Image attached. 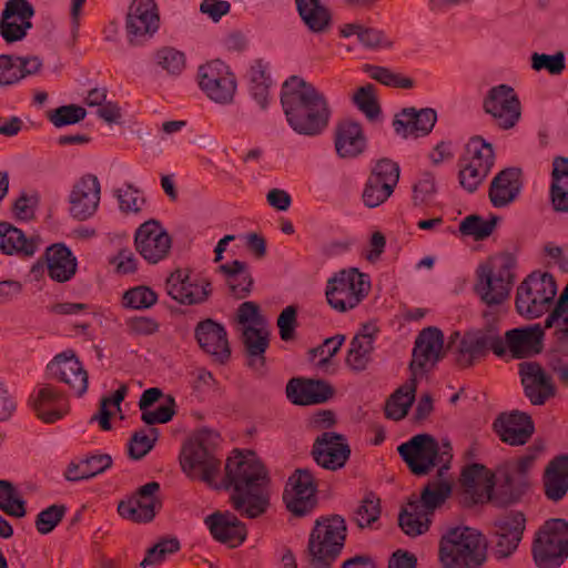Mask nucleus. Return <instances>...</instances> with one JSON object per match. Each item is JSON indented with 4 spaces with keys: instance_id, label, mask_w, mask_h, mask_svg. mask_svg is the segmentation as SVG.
I'll list each match as a JSON object with an SVG mask.
<instances>
[{
    "instance_id": "nucleus-1",
    "label": "nucleus",
    "mask_w": 568,
    "mask_h": 568,
    "mask_svg": "<svg viewBox=\"0 0 568 568\" xmlns=\"http://www.w3.org/2000/svg\"><path fill=\"white\" fill-rule=\"evenodd\" d=\"M267 470L254 453L234 450L226 459L225 476L220 487L232 489L230 500L241 516L254 519L270 507Z\"/></svg>"
},
{
    "instance_id": "nucleus-2",
    "label": "nucleus",
    "mask_w": 568,
    "mask_h": 568,
    "mask_svg": "<svg viewBox=\"0 0 568 568\" xmlns=\"http://www.w3.org/2000/svg\"><path fill=\"white\" fill-rule=\"evenodd\" d=\"M281 104L287 124L300 135L316 136L328 126L332 112L327 98L302 77L291 75L283 82Z\"/></svg>"
},
{
    "instance_id": "nucleus-3",
    "label": "nucleus",
    "mask_w": 568,
    "mask_h": 568,
    "mask_svg": "<svg viewBox=\"0 0 568 568\" xmlns=\"http://www.w3.org/2000/svg\"><path fill=\"white\" fill-rule=\"evenodd\" d=\"M486 560L481 534L469 527H454L442 536L438 546L440 568H480Z\"/></svg>"
},
{
    "instance_id": "nucleus-4",
    "label": "nucleus",
    "mask_w": 568,
    "mask_h": 568,
    "mask_svg": "<svg viewBox=\"0 0 568 568\" xmlns=\"http://www.w3.org/2000/svg\"><path fill=\"white\" fill-rule=\"evenodd\" d=\"M217 437V434L211 430H200L183 447L181 456V467L187 477L214 488H220L216 479L221 473V462L212 447Z\"/></svg>"
},
{
    "instance_id": "nucleus-5",
    "label": "nucleus",
    "mask_w": 568,
    "mask_h": 568,
    "mask_svg": "<svg viewBox=\"0 0 568 568\" xmlns=\"http://www.w3.org/2000/svg\"><path fill=\"white\" fill-rule=\"evenodd\" d=\"M346 531L345 520L339 515L321 517L315 521L307 546L312 568H328L339 557Z\"/></svg>"
},
{
    "instance_id": "nucleus-6",
    "label": "nucleus",
    "mask_w": 568,
    "mask_h": 568,
    "mask_svg": "<svg viewBox=\"0 0 568 568\" xmlns=\"http://www.w3.org/2000/svg\"><path fill=\"white\" fill-rule=\"evenodd\" d=\"M398 454L415 475H426L433 467L439 466L438 474L449 468L453 458L452 445L443 442L440 445L429 434H418L397 448Z\"/></svg>"
},
{
    "instance_id": "nucleus-7",
    "label": "nucleus",
    "mask_w": 568,
    "mask_h": 568,
    "mask_svg": "<svg viewBox=\"0 0 568 568\" xmlns=\"http://www.w3.org/2000/svg\"><path fill=\"white\" fill-rule=\"evenodd\" d=\"M531 554L538 568H559L568 558V521L547 520L535 535Z\"/></svg>"
},
{
    "instance_id": "nucleus-8",
    "label": "nucleus",
    "mask_w": 568,
    "mask_h": 568,
    "mask_svg": "<svg viewBox=\"0 0 568 568\" xmlns=\"http://www.w3.org/2000/svg\"><path fill=\"white\" fill-rule=\"evenodd\" d=\"M369 291L368 275L349 268L339 271L327 281L325 295L333 310L346 313L358 306Z\"/></svg>"
},
{
    "instance_id": "nucleus-9",
    "label": "nucleus",
    "mask_w": 568,
    "mask_h": 568,
    "mask_svg": "<svg viewBox=\"0 0 568 568\" xmlns=\"http://www.w3.org/2000/svg\"><path fill=\"white\" fill-rule=\"evenodd\" d=\"M556 293L557 284L552 275L532 273L517 288L516 310L526 318H538L550 308Z\"/></svg>"
},
{
    "instance_id": "nucleus-10",
    "label": "nucleus",
    "mask_w": 568,
    "mask_h": 568,
    "mask_svg": "<svg viewBox=\"0 0 568 568\" xmlns=\"http://www.w3.org/2000/svg\"><path fill=\"white\" fill-rule=\"evenodd\" d=\"M483 110L501 130L513 129L520 120L521 103L515 89L508 84H498L487 91L483 100Z\"/></svg>"
},
{
    "instance_id": "nucleus-11",
    "label": "nucleus",
    "mask_w": 568,
    "mask_h": 568,
    "mask_svg": "<svg viewBox=\"0 0 568 568\" xmlns=\"http://www.w3.org/2000/svg\"><path fill=\"white\" fill-rule=\"evenodd\" d=\"M199 85L206 97L220 104L233 101L236 79L229 65L221 60H213L199 69Z\"/></svg>"
},
{
    "instance_id": "nucleus-12",
    "label": "nucleus",
    "mask_w": 568,
    "mask_h": 568,
    "mask_svg": "<svg viewBox=\"0 0 568 568\" xmlns=\"http://www.w3.org/2000/svg\"><path fill=\"white\" fill-rule=\"evenodd\" d=\"M444 357V334L435 327L429 326L419 332L415 339L414 348L412 352V361L409 369L412 378L417 379Z\"/></svg>"
},
{
    "instance_id": "nucleus-13",
    "label": "nucleus",
    "mask_w": 568,
    "mask_h": 568,
    "mask_svg": "<svg viewBox=\"0 0 568 568\" xmlns=\"http://www.w3.org/2000/svg\"><path fill=\"white\" fill-rule=\"evenodd\" d=\"M47 375L49 379L67 385L78 397L83 396L88 390V372L73 351H64L55 355L47 365Z\"/></svg>"
},
{
    "instance_id": "nucleus-14",
    "label": "nucleus",
    "mask_w": 568,
    "mask_h": 568,
    "mask_svg": "<svg viewBox=\"0 0 568 568\" xmlns=\"http://www.w3.org/2000/svg\"><path fill=\"white\" fill-rule=\"evenodd\" d=\"M134 245L148 263L156 264L169 256L172 237L159 221L149 220L136 229Z\"/></svg>"
},
{
    "instance_id": "nucleus-15",
    "label": "nucleus",
    "mask_w": 568,
    "mask_h": 568,
    "mask_svg": "<svg viewBox=\"0 0 568 568\" xmlns=\"http://www.w3.org/2000/svg\"><path fill=\"white\" fill-rule=\"evenodd\" d=\"M477 273L475 290L485 304L500 305L508 298L514 275L507 263H503L496 270L489 265H480Z\"/></svg>"
},
{
    "instance_id": "nucleus-16",
    "label": "nucleus",
    "mask_w": 568,
    "mask_h": 568,
    "mask_svg": "<svg viewBox=\"0 0 568 568\" xmlns=\"http://www.w3.org/2000/svg\"><path fill=\"white\" fill-rule=\"evenodd\" d=\"M316 486L308 469H296L288 478L283 494L286 508L295 516H304L316 505Z\"/></svg>"
},
{
    "instance_id": "nucleus-17",
    "label": "nucleus",
    "mask_w": 568,
    "mask_h": 568,
    "mask_svg": "<svg viewBox=\"0 0 568 568\" xmlns=\"http://www.w3.org/2000/svg\"><path fill=\"white\" fill-rule=\"evenodd\" d=\"M160 490L158 481H150L139 488L135 496L123 500L118 506L120 516L133 523H149L161 509L162 503L156 496Z\"/></svg>"
},
{
    "instance_id": "nucleus-18",
    "label": "nucleus",
    "mask_w": 568,
    "mask_h": 568,
    "mask_svg": "<svg viewBox=\"0 0 568 568\" xmlns=\"http://www.w3.org/2000/svg\"><path fill=\"white\" fill-rule=\"evenodd\" d=\"M29 405L45 424L62 419L69 412L67 395L52 384L38 386L29 397Z\"/></svg>"
},
{
    "instance_id": "nucleus-19",
    "label": "nucleus",
    "mask_w": 568,
    "mask_h": 568,
    "mask_svg": "<svg viewBox=\"0 0 568 568\" xmlns=\"http://www.w3.org/2000/svg\"><path fill=\"white\" fill-rule=\"evenodd\" d=\"M34 9L28 0H8L0 19V36L7 43L21 41L32 28Z\"/></svg>"
},
{
    "instance_id": "nucleus-20",
    "label": "nucleus",
    "mask_w": 568,
    "mask_h": 568,
    "mask_svg": "<svg viewBox=\"0 0 568 568\" xmlns=\"http://www.w3.org/2000/svg\"><path fill=\"white\" fill-rule=\"evenodd\" d=\"M525 396L532 405L541 406L557 394L552 377L536 362L519 364Z\"/></svg>"
},
{
    "instance_id": "nucleus-21",
    "label": "nucleus",
    "mask_w": 568,
    "mask_h": 568,
    "mask_svg": "<svg viewBox=\"0 0 568 568\" xmlns=\"http://www.w3.org/2000/svg\"><path fill=\"white\" fill-rule=\"evenodd\" d=\"M160 17L154 0H134L126 18V30L132 44L152 37L159 29Z\"/></svg>"
},
{
    "instance_id": "nucleus-22",
    "label": "nucleus",
    "mask_w": 568,
    "mask_h": 568,
    "mask_svg": "<svg viewBox=\"0 0 568 568\" xmlns=\"http://www.w3.org/2000/svg\"><path fill=\"white\" fill-rule=\"evenodd\" d=\"M100 182L93 174H85L73 185L70 195V214L79 220L85 221L98 210L100 203Z\"/></svg>"
},
{
    "instance_id": "nucleus-23",
    "label": "nucleus",
    "mask_w": 568,
    "mask_h": 568,
    "mask_svg": "<svg viewBox=\"0 0 568 568\" xmlns=\"http://www.w3.org/2000/svg\"><path fill=\"white\" fill-rule=\"evenodd\" d=\"M312 455L321 467L336 470L346 464L351 449L342 435L327 432L315 439Z\"/></svg>"
},
{
    "instance_id": "nucleus-24",
    "label": "nucleus",
    "mask_w": 568,
    "mask_h": 568,
    "mask_svg": "<svg viewBox=\"0 0 568 568\" xmlns=\"http://www.w3.org/2000/svg\"><path fill=\"white\" fill-rule=\"evenodd\" d=\"M494 428L500 440L510 446L525 445L535 433L531 416L519 410L500 414L494 422Z\"/></svg>"
},
{
    "instance_id": "nucleus-25",
    "label": "nucleus",
    "mask_w": 568,
    "mask_h": 568,
    "mask_svg": "<svg viewBox=\"0 0 568 568\" xmlns=\"http://www.w3.org/2000/svg\"><path fill=\"white\" fill-rule=\"evenodd\" d=\"M204 524L212 537L231 548L241 546L247 536L246 526L231 511H215L205 517Z\"/></svg>"
},
{
    "instance_id": "nucleus-26",
    "label": "nucleus",
    "mask_w": 568,
    "mask_h": 568,
    "mask_svg": "<svg viewBox=\"0 0 568 568\" xmlns=\"http://www.w3.org/2000/svg\"><path fill=\"white\" fill-rule=\"evenodd\" d=\"M545 443L542 439H536L526 450V453L516 460L508 462L505 465V487L511 489L516 485V494L511 495L510 501L517 500L524 494L527 487L525 476L535 465L537 458L544 453Z\"/></svg>"
},
{
    "instance_id": "nucleus-27",
    "label": "nucleus",
    "mask_w": 568,
    "mask_h": 568,
    "mask_svg": "<svg viewBox=\"0 0 568 568\" xmlns=\"http://www.w3.org/2000/svg\"><path fill=\"white\" fill-rule=\"evenodd\" d=\"M436 121L437 114L434 109L426 108L417 111L414 108H407L395 115L393 126L396 134L402 138H417L427 135Z\"/></svg>"
},
{
    "instance_id": "nucleus-28",
    "label": "nucleus",
    "mask_w": 568,
    "mask_h": 568,
    "mask_svg": "<svg viewBox=\"0 0 568 568\" xmlns=\"http://www.w3.org/2000/svg\"><path fill=\"white\" fill-rule=\"evenodd\" d=\"M334 395V388L320 379L293 378L286 385V396L295 405L325 403Z\"/></svg>"
},
{
    "instance_id": "nucleus-29",
    "label": "nucleus",
    "mask_w": 568,
    "mask_h": 568,
    "mask_svg": "<svg viewBox=\"0 0 568 568\" xmlns=\"http://www.w3.org/2000/svg\"><path fill=\"white\" fill-rule=\"evenodd\" d=\"M195 337L201 348L217 361L224 362L230 357L231 349L223 325L212 320L200 322L195 328Z\"/></svg>"
},
{
    "instance_id": "nucleus-30",
    "label": "nucleus",
    "mask_w": 568,
    "mask_h": 568,
    "mask_svg": "<svg viewBox=\"0 0 568 568\" xmlns=\"http://www.w3.org/2000/svg\"><path fill=\"white\" fill-rule=\"evenodd\" d=\"M166 292L181 304H199L205 301L210 291L209 283H194L190 281L186 272L178 270L166 280Z\"/></svg>"
},
{
    "instance_id": "nucleus-31",
    "label": "nucleus",
    "mask_w": 568,
    "mask_h": 568,
    "mask_svg": "<svg viewBox=\"0 0 568 568\" xmlns=\"http://www.w3.org/2000/svg\"><path fill=\"white\" fill-rule=\"evenodd\" d=\"M335 150L342 159H355L366 149V138L362 125L352 120H345L335 129Z\"/></svg>"
},
{
    "instance_id": "nucleus-32",
    "label": "nucleus",
    "mask_w": 568,
    "mask_h": 568,
    "mask_svg": "<svg viewBox=\"0 0 568 568\" xmlns=\"http://www.w3.org/2000/svg\"><path fill=\"white\" fill-rule=\"evenodd\" d=\"M542 331L539 325L513 328L505 333V354L508 352L514 358H525L537 352Z\"/></svg>"
},
{
    "instance_id": "nucleus-33",
    "label": "nucleus",
    "mask_w": 568,
    "mask_h": 568,
    "mask_svg": "<svg viewBox=\"0 0 568 568\" xmlns=\"http://www.w3.org/2000/svg\"><path fill=\"white\" fill-rule=\"evenodd\" d=\"M48 275L51 280L64 283L77 272V258L64 244L57 243L45 250Z\"/></svg>"
},
{
    "instance_id": "nucleus-34",
    "label": "nucleus",
    "mask_w": 568,
    "mask_h": 568,
    "mask_svg": "<svg viewBox=\"0 0 568 568\" xmlns=\"http://www.w3.org/2000/svg\"><path fill=\"white\" fill-rule=\"evenodd\" d=\"M163 397V392L158 387L145 389L139 400V408L142 412L141 419L146 425L164 424L172 419L175 415V399L173 396L168 395L165 402L156 409L149 410V407Z\"/></svg>"
},
{
    "instance_id": "nucleus-35",
    "label": "nucleus",
    "mask_w": 568,
    "mask_h": 568,
    "mask_svg": "<svg viewBox=\"0 0 568 568\" xmlns=\"http://www.w3.org/2000/svg\"><path fill=\"white\" fill-rule=\"evenodd\" d=\"M38 250L39 240L37 237H26L18 227L0 222V253L31 257Z\"/></svg>"
},
{
    "instance_id": "nucleus-36",
    "label": "nucleus",
    "mask_w": 568,
    "mask_h": 568,
    "mask_svg": "<svg viewBox=\"0 0 568 568\" xmlns=\"http://www.w3.org/2000/svg\"><path fill=\"white\" fill-rule=\"evenodd\" d=\"M520 191L519 171L505 169L491 181L489 200L495 207H504L515 201Z\"/></svg>"
},
{
    "instance_id": "nucleus-37",
    "label": "nucleus",
    "mask_w": 568,
    "mask_h": 568,
    "mask_svg": "<svg viewBox=\"0 0 568 568\" xmlns=\"http://www.w3.org/2000/svg\"><path fill=\"white\" fill-rule=\"evenodd\" d=\"M546 496L554 500H560L568 491V456H559L552 459L546 468L545 478Z\"/></svg>"
},
{
    "instance_id": "nucleus-38",
    "label": "nucleus",
    "mask_w": 568,
    "mask_h": 568,
    "mask_svg": "<svg viewBox=\"0 0 568 568\" xmlns=\"http://www.w3.org/2000/svg\"><path fill=\"white\" fill-rule=\"evenodd\" d=\"M219 268L225 276L232 295L236 298H245L251 293L254 281L247 263L234 260L222 264Z\"/></svg>"
},
{
    "instance_id": "nucleus-39",
    "label": "nucleus",
    "mask_w": 568,
    "mask_h": 568,
    "mask_svg": "<svg viewBox=\"0 0 568 568\" xmlns=\"http://www.w3.org/2000/svg\"><path fill=\"white\" fill-rule=\"evenodd\" d=\"M243 343L248 356V366L260 369L264 366V353L268 347V331L264 325L244 327Z\"/></svg>"
},
{
    "instance_id": "nucleus-40",
    "label": "nucleus",
    "mask_w": 568,
    "mask_h": 568,
    "mask_svg": "<svg viewBox=\"0 0 568 568\" xmlns=\"http://www.w3.org/2000/svg\"><path fill=\"white\" fill-rule=\"evenodd\" d=\"M495 161V153L491 144L480 136H474L466 145L464 155L459 163L469 168L479 169L480 172L489 174Z\"/></svg>"
},
{
    "instance_id": "nucleus-41",
    "label": "nucleus",
    "mask_w": 568,
    "mask_h": 568,
    "mask_svg": "<svg viewBox=\"0 0 568 568\" xmlns=\"http://www.w3.org/2000/svg\"><path fill=\"white\" fill-rule=\"evenodd\" d=\"M300 17L310 31L325 33L329 30L332 18L328 9L320 0H296Z\"/></svg>"
},
{
    "instance_id": "nucleus-42",
    "label": "nucleus",
    "mask_w": 568,
    "mask_h": 568,
    "mask_svg": "<svg viewBox=\"0 0 568 568\" xmlns=\"http://www.w3.org/2000/svg\"><path fill=\"white\" fill-rule=\"evenodd\" d=\"M550 200L556 211H568V159L558 156L552 163Z\"/></svg>"
},
{
    "instance_id": "nucleus-43",
    "label": "nucleus",
    "mask_w": 568,
    "mask_h": 568,
    "mask_svg": "<svg viewBox=\"0 0 568 568\" xmlns=\"http://www.w3.org/2000/svg\"><path fill=\"white\" fill-rule=\"evenodd\" d=\"M112 465V458L108 454L92 455L79 462H72L65 470V478L78 481L92 478L102 474Z\"/></svg>"
},
{
    "instance_id": "nucleus-44",
    "label": "nucleus",
    "mask_w": 568,
    "mask_h": 568,
    "mask_svg": "<svg viewBox=\"0 0 568 568\" xmlns=\"http://www.w3.org/2000/svg\"><path fill=\"white\" fill-rule=\"evenodd\" d=\"M416 381L410 378L407 384L399 387L386 402L385 415L393 420L403 419L415 399Z\"/></svg>"
},
{
    "instance_id": "nucleus-45",
    "label": "nucleus",
    "mask_w": 568,
    "mask_h": 568,
    "mask_svg": "<svg viewBox=\"0 0 568 568\" xmlns=\"http://www.w3.org/2000/svg\"><path fill=\"white\" fill-rule=\"evenodd\" d=\"M452 493L450 485L445 480H436L425 487L419 499L410 500L429 517Z\"/></svg>"
},
{
    "instance_id": "nucleus-46",
    "label": "nucleus",
    "mask_w": 568,
    "mask_h": 568,
    "mask_svg": "<svg viewBox=\"0 0 568 568\" xmlns=\"http://www.w3.org/2000/svg\"><path fill=\"white\" fill-rule=\"evenodd\" d=\"M344 342L345 335L343 334L327 337L320 346L310 349V361L323 372H329L333 366L332 358L339 352Z\"/></svg>"
},
{
    "instance_id": "nucleus-47",
    "label": "nucleus",
    "mask_w": 568,
    "mask_h": 568,
    "mask_svg": "<svg viewBox=\"0 0 568 568\" xmlns=\"http://www.w3.org/2000/svg\"><path fill=\"white\" fill-rule=\"evenodd\" d=\"M251 79V92L261 108H266L268 89L272 84V80L268 73V64L262 60H256L250 69Z\"/></svg>"
},
{
    "instance_id": "nucleus-48",
    "label": "nucleus",
    "mask_w": 568,
    "mask_h": 568,
    "mask_svg": "<svg viewBox=\"0 0 568 568\" xmlns=\"http://www.w3.org/2000/svg\"><path fill=\"white\" fill-rule=\"evenodd\" d=\"M398 523L406 535L418 536L428 530L430 517L409 500L399 514Z\"/></svg>"
},
{
    "instance_id": "nucleus-49",
    "label": "nucleus",
    "mask_w": 568,
    "mask_h": 568,
    "mask_svg": "<svg viewBox=\"0 0 568 568\" xmlns=\"http://www.w3.org/2000/svg\"><path fill=\"white\" fill-rule=\"evenodd\" d=\"M0 509L9 516L22 518L26 516V501L21 494L9 480L0 479Z\"/></svg>"
},
{
    "instance_id": "nucleus-50",
    "label": "nucleus",
    "mask_w": 568,
    "mask_h": 568,
    "mask_svg": "<svg viewBox=\"0 0 568 568\" xmlns=\"http://www.w3.org/2000/svg\"><path fill=\"white\" fill-rule=\"evenodd\" d=\"M353 103L365 114L369 121H375L381 115V106L377 100L376 88L372 83L359 87L354 95Z\"/></svg>"
},
{
    "instance_id": "nucleus-51",
    "label": "nucleus",
    "mask_w": 568,
    "mask_h": 568,
    "mask_svg": "<svg viewBox=\"0 0 568 568\" xmlns=\"http://www.w3.org/2000/svg\"><path fill=\"white\" fill-rule=\"evenodd\" d=\"M494 528L495 531L520 542L526 528L525 515L520 511L507 513L495 520Z\"/></svg>"
},
{
    "instance_id": "nucleus-52",
    "label": "nucleus",
    "mask_w": 568,
    "mask_h": 568,
    "mask_svg": "<svg viewBox=\"0 0 568 568\" xmlns=\"http://www.w3.org/2000/svg\"><path fill=\"white\" fill-rule=\"evenodd\" d=\"M497 220L496 216L485 220L479 215H468L460 222L459 231L462 234L473 236L475 240H484L493 233Z\"/></svg>"
},
{
    "instance_id": "nucleus-53",
    "label": "nucleus",
    "mask_w": 568,
    "mask_h": 568,
    "mask_svg": "<svg viewBox=\"0 0 568 568\" xmlns=\"http://www.w3.org/2000/svg\"><path fill=\"white\" fill-rule=\"evenodd\" d=\"M471 333L486 353L491 351L496 356L505 355L504 338L497 323L487 324L485 327Z\"/></svg>"
},
{
    "instance_id": "nucleus-54",
    "label": "nucleus",
    "mask_w": 568,
    "mask_h": 568,
    "mask_svg": "<svg viewBox=\"0 0 568 568\" xmlns=\"http://www.w3.org/2000/svg\"><path fill=\"white\" fill-rule=\"evenodd\" d=\"M363 70L375 81L393 88L410 89L414 85V81L409 78L402 77L398 73L393 72L390 69L365 64Z\"/></svg>"
},
{
    "instance_id": "nucleus-55",
    "label": "nucleus",
    "mask_w": 568,
    "mask_h": 568,
    "mask_svg": "<svg viewBox=\"0 0 568 568\" xmlns=\"http://www.w3.org/2000/svg\"><path fill=\"white\" fill-rule=\"evenodd\" d=\"M159 430L154 427L135 432L129 443V455L132 459L143 458L154 446Z\"/></svg>"
},
{
    "instance_id": "nucleus-56",
    "label": "nucleus",
    "mask_w": 568,
    "mask_h": 568,
    "mask_svg": "<svg viewBox=\"0 0 568 568\" xmlns=\"http://www.w3.org/2000/svg\"><path fill=\"white\" fill-rule=\"evenodd\" d=\"M359 341V338H353L351 341L347 356L345 359L346 365L352 371L355 372H362L367 367L371 361V353L374 348V346L371 345L369 342Z\"/></svg>"
},
{
    "instance_id": "nucleus-57",
    "label": "nucleus",
    "mask_w": 568,
    "mask_h": 568,
    "mask_svg": "<svg viewBox=\"0 0 568 568\" xmlns=\"http://www.w3.org/2000/svg\"><path fill=\"white\" fill-rule=\"evenodd\" d=\"M394 192L390 183L384 184L376 176L368 178L364 191L363 201L367 207H376L384 203Z\"/></svg>"
},
{
    "instance_id": "nucleus-58",
    "label": "nucleus",
    "mask_w": 568,
    "mask_h": 568,
    "mask_svg": "<svg viewBox=\"0 0 568 568\" xmlns=\"http://www.w3.org/2000/svg\"><path fill=\"white\" fill-rule=\"evenodd\" d=\"M180 550V542L175 538L163 539L149 548L144 559L140 562L141 568L162 564L168 556Z\"/></svg>"
},
{
    "instance_id": "nucleus-59",
    "label": "nucleus",
    "mask_w": 568,
    "mask_h": 568,
    "mask_svg": "<svg viewBox=\"0 0 568 568\" xmlns=\"http://www.w3.org/2000/svg\"><path fill=\"white\" fill-rule=\"evenodd\" d=\"M156 293L148 286L130 288L123 295L124 306L133 310L150 308L156 303Z\"/></svg>"
},
{
    "instance_id": "nucleus-60",
    "label": "nucleus",
    "mask_w": 568,
    "mask_h": 568,
    "mask_svg": "<svg viewBox=\"0 0 568 568\" xmlns=\"http://www.w3.org/2000/svg\"><path fill=\"white\" fill-rule=\"evenodd\" d=\"M87 115L84 108L75 104L62 105L49 114L50 122L55 128L75 124L82 121Z\"/></svg>"
},
{
    "instance_id": "nucleus-61",
    "label": "nucleus",
    "mask_w": 568,
    "mask_h": 568,
    "mask_svg": "<svg viewBox=\"0 0 568 568\" xmlns=\"http://www.w3.org/2000/svg\"><path fill=\"white\" fill-rule=\"evenodd\" d=\"M381 515L379 499L373 494L366 496L362 504L357 507L354 520L358 527H369Z\"/></svg>"
},
{
    "instance_id": "nucleus-62",
    "label": "nucleus",
    "mask_w": 568,
    "mask_h": 568,
    "mask_svg": "<svg viewBox=\"0 0 568 568\" xmlns=\"http://www.w3.org/2000/svg\"><path fill=\"white\" fill-rule=\"evenodd\" d=\"M487 353L471 332L464 335L458 346L457 362L462 366H470L475 359Z\"/></svg>"
},
{
    "instance_id": "nucleus-63",
    "label": "nucleus",
    "mask_w": 568,
    "mask_h": 568,
    "mask_svg": "<svg viewBox=\"0 0 568 568\" xmlns=\"http://www.w3.org/2000/svg\"><path fill=\"white\" fill-rule=\"evenodd\" d=\"M531 68L535 71L546 70L552 75H559L566 68L565 54L559 51L555 54L532 53Z\"/></svg>"
},
{
    "instance_id": "nucleus-64",
    "label": "nucleus",
    "mask_w": 568,
    "mask_h": 568,
    "mask_svg": "<svg viewBox=\"0 0 568 568\" xmlns=\"http://www.w3.org/2000/svg\"><path fill=\"white\" fill-rule=\"evenodd\" d=\"M460 483L467 489L471 490L479 486L491 488V478L485 466L471 464L464 468L460 475Z\"/></svg>"
}]
</instances>
